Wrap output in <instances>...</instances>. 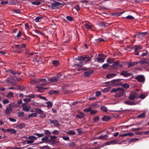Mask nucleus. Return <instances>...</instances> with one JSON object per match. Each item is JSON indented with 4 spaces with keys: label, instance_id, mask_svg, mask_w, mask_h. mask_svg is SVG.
<instances>
[{
    "label": "nucleus",
    "instance_id": "8fccbe9b",
    "mask_svg": "<svg viewBox=\"0 0 149 149\" xmlns=\"http://www.w3.org/2000/svg\"><path fill=\"white\" fill-rule=\"evenodd\" d=\"M33 135L38 136L39 138L43 137L44 135V134L43 133L39 134L38 133H34Z\"/></svg>",
    "mask_w": 149,
    "mask_h": 149
},
{
    "label": "nucleus",
    "instance_id": "5701e85b",
    "mask_svg": "<svg viewBox=\"0 0 149 149\" xmlns=\"http://www.w3.org/2000/svg\"><path fill=\"white\" fill-rule=\"evenodd\" d=\"M44 18L42 15H40L34 19V21L36 22H41L42 21V19Z\"/></svg>",
    "mask_w": 149,
    "mask_h": 149
},
{
    "label": "nucleus",
    "instance_id": "7ed1b4c3",
    "mask_svg": "<svg viewBox=\"0 0 149 149\" xmlns=\"http://www.w3.org/2000/svg\"><path fill=\"white\" fill-rule=\"evenodd\" d=\"M13 48L15 52L18 53H22V51L24 50V48L26 49V45L24 44L22 45H16L14 44L13 46Z\"/></svg>",
    "mask_w": 149,
    "mask_h": 149
},
{
    "label": "nucleus",
    "instance_id": "c9c22d12",
    "mask_svg": "<svg viewBox=\"0 0 149 149\" xmlns=\"http://www.w3.org/2000/svg\"><path fill=\"white\" fill-rule=\"evenodd\" d=\"M45 134L46 135V136H48V137H49L50 136L51 133L48 130H45Z\"/></svg>",
    "mask_w": 149,
    "mask_h": 149
},
{
    "label": "nucleus",
    "instance_id": "49530a36",
    "mask_svg": "<svg viewBox=\"0 0 149 149\" xmlns=\"http://www.w3.org/2000/svg\"><path fill=\"white\" fill-rule=\"evenodd\" d=\"M7 72L13 74L14 75H16L17 73L16 72L11 69L8 70Z\"/></svg>",
    "mask_w": 149,
    "mask_h": 149
},
{
    "label": "nucleus",
    "instance_id": "f8f14e48",
    "mask_svg": "<svg viewBox=\"0 0 149 149\" xmlns=\"http://www.w3.org/2000/svg\"><path fill=\"white\" fill-rule=\"evenodd\" d=\"M138 63V62H128L127 63L126 65H127V67L129 68L137 65Z\"/></svg>",
    "mask_w": 149,
    "mask_h": 149
},
{
    "label": "nucleus",
    "instance_id": "1a4fd4ad",
    "mask_svg": "<svg viewBox=\"0 0 149 149\" xmlns=\"http://www.w3.org/2000/svg\"><path fill=\"white\" fill-rule=\"evenodd\" d=\"M135 79L139 82H142L145 80L144 77L142 75H139L135 77Z\"/></svg>",
    "mask_w": 149,
    "mask_h": 149
},
{
    "label": "nucleus",
    "instance_id": "f03ea898",
    "mask_svg": "<svg viewBox=\"0 0 149 149\" xmlns=\"http://www.w3.org/2000/svg\"><path fill=\"white\" fill-rule=\"evenodd\" d=\"M111 92L112 93H116L115 95V97H120L123 96L125 93V90L122 88H118L112 89Z\"/></svg>",
    "mask_w": 149,
    "mask_h": 149
},
{
    "label": "nucleus",
    "instance_id": "69168bd1",
    "mask_svg": "<svg viewBox=\"0 0 149 149\" xmlns=\"http://www.w3.org/2000/svg\"><path fill=\"white\" fill-rule=\"evenodd\" d=\"M96 98V97L95 96L91 95L89 98V100H95Z\"/></svg>",
    "mask_w": 149,
    "mask_h": 149
},
{
    "label": "nucleus",
    "instance_id": "39448f33",
    "mask_svg": "<svg viewBox=\"0 0 149 149\" xmlns=\"http://www.w3.org/2000/svg\"><path fill=\"white\" fill-rule=\"evenodd\" d=\"M113 67V68L114 70H117L118 68H122L123 67V65L122 63L120 62L119 61H115L113 64L111 65Z\"/></svg>",
    "mask_w": 149,
    "mask_h": 149
},
{
    "label": "nucleus",
    "instance_id": "9d476101",
    "mask_svg": "<svg viewBox=\"0 0 149 149\" xmlns=\"http://www.w3.org/2000/svg\"><path fill=\"white\" fill-rule=\"evenodd\" d=\"M120 75H122L125 77L130 76L132 75L131 73H128L127 71H122L121 72Z\"/></svg>",
    "mask_w": 149,
    "mask_h": 149
},
{
    "label": "nucleus",
    "instance_id": "dca6fc26",
    "mask_svg": "<svg viewBox=\"0 0 149 149\" xmlns=\"http://www.w3.org/2000/svg\"><path fill=\"white\" fill-rule=\"evenodd\" d=\"M148 34V32H138V38L140 39L142 38L145 36H146Z\"/></svg>",
    "mask_w": 149,
    "mask_h": 149
},
{
    "label": "nucleus",
    "instance_id": "cd10ccee",
    "mask_svg": "<svg viewBox=\"0 0 149 149\" xmlns=\"http://www.w3.org/2000/svg\"><path fill=\"white\" fill-rule=\"evenodd\" d=\"M114 61L115 58H109L107 59V61L108 64H111L114 62Z\"/></svg>",
    "mask_w": 149,
    "mask_h": 149
},
{
    "label": "nucleus",
    "instance_id": "79ce46f5",
    "mask_svg": "<svg viewBox=\"0 0 149 149\" xmlns=\"http://www.w3.org/2000/svg\"><path fill=\"white\" fill-rule=\"evenodd\" d=\"M100 109L102 111L104 112H106L107 111V107L104 106H101L100 107Z\"/></svg>",
    "mask_w": 149,
    "mask_h": 149
},
{
    "label": "nucleus",
    "instance_id": "4be33fe9",
    "mask_svg": "<svg viewBox=\"0 0 149 149\" xmlns=\"http://www.w3.org/2000/svg\"><path fill=\"white\" fill-rule=\"evenodd\" d=\"M138 63H140L142 64H143L146 65V66H148L149 65V63L148 61H146L144 59L141 60Z\"/></svg>",
    "mask_w": 149,
    "mask_h": 149
},
{
    "label": "nucleus",
    "instance_id": "72a5a7b5",
    "mask_svg": "<svg viewBox=\"0 0 149 149\" xmlns=\"http://www.w3.org/2000/svg\"><path fill=\"white\" fill-rule=\"evenodd\" d=\"M102 119L104 121H107L110 119V118L109 116L104 115L102 117Z\"/></svg>",
    "mask_w": 149,
    "mask_h": 149
},
{
    "label": "nucleus",
    "instance_id": "864d4df0",
    "mask_svg": "<svg viewBox=\"0 0 149 149\" xmlns=\"http://www.w3.org/2000/svg\"><path fill=\"white\" fill-rule=\"evenodd\" d=\"M17 114L18 117H22L24 115V113L23 111H21L18 113Z\"/></svg>",
    "mask_w": 149,
    "mask_h": 149
},
{
    "label": "nucleus",
    "instance_id": "f704fd0d",
    "mask_svg": "<svg viewBox=\"0 0 149 149\" xmlns=\"http://www.w3.org/2000/svg\"><path fill=\"white\" fill-rule=\"evenodd\" d=\"M37 116V114L36 113H33L29 114L28 117V118H32V117H35Z\"/></svg>",
    "mask_w": 149,
    "mask_h": 149
},
{
    "label": "nucleus",
    "instance_id": "bf43d9fd",
    "mask_svg": "<svg viewBox=\"0 0 149 149\" xmlns=\"http://www.w3.org/2000/svg\"><path fill=\"white\" fill-rule=\"evenodd\" d=\"M46 104H47V107L48 108L51 107L52 106V103L50 101L47 102Z\"/></svg>",
    "mask_w": 149,
    "mask_h": 149
},
{
    "label": "nucleus",
    "instance_id": "052dcab7",
    "mask_svg": "<svg viewBox=\"0 0 149 149\" xmlns=\"http://www.w3.org/2000/svg\"><path fill=\"white\" fill-rule=\"evenodd\" d=\"M40 114V115L39 116V117L40 118H44L46 117V114L44 113V112Z\"/></svg>",
    "mask_w": 149,
    "mask_h": 149
},
{
    "label": "nucleus",
    "instance_id": "a211bd4d",
    "mask_svg": "<svg viewBox=\"0 0 149 149\" xmlns=\"http://www.w3.org/2000/svg\"><path fill=\"white\" fill-rule=\"evenodd\" d=\"M118 141H117L116 140H113L112 141H110L109 142L105 143H104V145L105 146L111 144H115L117 143V142Z\"/></svg>",
    "mask_w": 149,
    "mask_h": 149
},
{
    "label": "nucleus",
    "instance_id": "f257e3e1",
    "mask_svg": "<svg viewBox=\"0 0 149 149\" xmlns=\"http://www.w3.org/2000/svg\"><path fill=\"white\" fill-rule=\"evenodd\" d=\"M92 57H91L87 55L79 56L75 58V59L80 61L79 62L75 61L76 63L74 64L73 66L74 67H82L83 65L91 60Z\"/></svg>",
    "mask_w": 149,
    "mask_h": 149
},
{
    "label": "nucleus",
    "instance_id": "e433bc0d",
    "mask_svg": "<svg viewBox=\"0 0 149 149\" xmlns=\"http://www.w3.org/2000/svg\"><path fill=\"white\" fill-rule=\"evenodd\" d=\"M146 115V113H142L139 115L138 116V117L139 118H144Z\"/></svg>",
    "mask_w": 149,
    "mask_h": 149
},
{
    "label": "nucleus",
    "instance_id": "ddd939ff",
    "mask_svg": "<svg viewBox=\"0 0 149 149\" xmlns=\"http://www.w3.org/2000/svg\"><path fill=\"white\" fill-rule=\"evenodd\" d=\"M22 107L23 109V110L27 112L29 111L31 108L30 106H27L26 103L23 104L22 105Z\"/></svg>",
    "mask_w": 149,
    "mask_h": 149
},
{
    "label": "nucleus",
    "instance_id": "ea45409f",
    "mask_svg": "<svg viewBox=\"0 0 149 149\" xmlns=\"http://www.w3.org/2000/svg\"><path fill=\"white\" fill-rule=\"evenodd\" d=\"M41 140L44 142L47 143V141L49 140V137H48V136H45L44 137L41 139Z\"/></svg>",
    "mask_w": 149,
    "mask_h": 149
},
{
    "label": "nucleus",
    "instance_id": "5fc2aeb1",
    "mask_svg": "<svg viewBox=\"0 0 149 149\" xmlns=\"http://www.w3.org/2000/svg\"><path fill=\"white\" fill-rule=\"evenodd\" d=\"M31 3L33 5H38L40 4V2L39 1H33L31 2Z\"/></svg>",
    "mask_w": 149,
    "mask_h": 149
},
{
    "label": "nucleus",
    "instance_id": "6e6552de",
    "mask_svg": "<svg viewBox=\"0 0 149 149\" xmlns=\"http://www.w3.org/2000/svg\"><path fill=\"white\" fill-rule=\"evenodd\" d=\"M61 5V3L59 2L54 1L53 3H51V6L52 8L54 9L59 8V6Z\"/></svg>",
    "mask_w": 149,
    "mask_h": 149
},
{
    "label": "nucleus",
    "instance_id": "0eeeda50",
    "mask_svg": "<svg viewBox=\"0 0 149 149\" xmlns=\"http://www.w3.org/2000/svg\"><path fill=\"white\" fill-rule=\"evenodd\" d=\"M135 48L134 54L136 55H139V52H142V51L140 52L139 51L142 49L143 47L141 45H135L134 46Z\"/></svg>",
    "mask_w": 149,
    "mask_h": 149
},
{
    "label": "nucleus",
    "instance_id": "774afa93",
    "mask_svg": "<svg viewBox=\"0 0 149 149\" xmlns=\"http://www.w3.org/2000/svg\"><path fill=\"white\" fill-rule=\"evenodd\" d=\"M49 148L48 146H45L40 147V149H49Z\"/></svg>",
    "mask_w": 149,
    "mask_h": 149
},
{
    "label": "nucleus",
    "instance_id": "c85d7f7f",
    "mask_svg": "<svg viewBox=\"0 0 149 149\" xmlns=\"http://www.w3.org/2000/svg\"><path fill=\"white\" fill-rule=\"evenodd\" d=\"M117 74L114 73H111L108 74L106 75V77L107 79H110L112 78L113 77L117 76Z\"/></svg>",
    "mask_w": 149,
    "mask_h": 149
},
{
    "label": "nucleus",
    "instance_id": "2eb2a0df",
    "mask_svg": "<svg viewBox=\"0 0 149 149\" xmlns=\"http://www.w3.org/2000/svg\"><path fill=\"white\" fill-rule=\"evenodd\" d=\"M84 116V113L79 112L78 113V114L76 115L75 118L77 119H78V118L81 119L83 118Z\"/></svg>",
    "mask_w": 149,
    "mask_h": 149
},
{
    "label": "nucleus",
    "instance_id": "f3484780",
    "mask_svg": "<svg viewBox=\"0 0 149 149\" xmlns=\"http://www.w3.org/2000/svg\"><path fill=\"white\" fill-rule=\"evenodd\" d=\"M93 72V70H89L88 71L85 72L84 73V77H89Z\"/></svg>",
    "mask_w": 149,
    "mask_h": 149
},
{
    "label": "nucleus",
    "instance_id": "412c9836",
    "mask_svg": "<svg viewBox=\"0 0 149 149\" xmlns=\"http://www.w3.org/2000/svg\"><path fill=\"white\" fill-rule=\"evenodd\" d=\"M49 80L51 82H56L58 81V80L57 79L55 76L50 77Z\"/></svg>",
    "mask_w": 149,
    "mask_h": 149
},
{
    "label": "nucleus",
    "instance_id": "a19ab883",
    "mask_svg": "<svg viewBox=\"0 0 149 149\" xmlns=\"http://www.w3.org/2000/svg\"><path fill=\"white\" fill-rule=\"evenodd\" d=\"M28 138L30 140L33 141V140L37 139H38V138L33 136L31 135L29 136L28 137Z\"/></svg>",
    "mask_w": 149,
    "mask_h": 149
},
{
    "label": "nucleus",
    "instance_id": "de8ad7c7",
    "mask_svg": "<svg viewBox=\"0 0 149 149\" xmlns=\"http://www.w3.org/2000/svg\"><path fill=\"white\" fill-rule=\"evenodd\" d=\"M69 146L72 148H74L76 146V144L74 142H71L68 144Z\"/></svg>",
    "mask_w": 149,
    "mask_h": 149
},
{
    "label": "nucleus",
    "instance_id": "393cba45",
    "mask_svg": "<svg viewBox=\"0 0 149 149\" xmlns=\"http://www.w3.org/2000/svg\"><path fill=\"white\" fill-rule=\"evenodd\" d=\"M48 93L51 95L57 94L59 93V91L58 90H51L49 91Z\"/></svg>",
    "mask_w": 149,
    "mask_h": 149
},
{
    "label": "nucleus",
    "instance_id": "e2e57ef3",
    "mask_svg": "<svg viewBox=\"0 0 149 149\" xmlns=\"http://www.w3.org/2000/svg\"><path fill=\"white\" fill-rule=\"evenodd\" d=\"M109 66V64L108 63H106L104 64L102 66V67L103 69H106Z\"/></svg>",
    "mask_w": 149,
    "mask_h": 149
},
{
    "label": "nucleus",
    "instance_id": "0e129e2a",
    "mask_svg": "<svg viewBox=\"0 0 149 149\" xmlns=\"http://www.w3.org/2000/svg\"><path fill=\"white\" fill-rule=\"evenodd\" d=\"M123 86L124 88L127 89L130 87V86L127 84H123Z\"/></svg>",
    "mask_w": 149,
    "mask_h": 149
},
{
    "label": "nucleus",
    "instance_id": "bb28decb",
    "mask_svg": "<svg viewBox=\"0 0 149 149\" xmlns=\"http://www.w3.org/2000/svg\"><path fill=\"white\" fill-rule=\"evenodd\" d=\"M1 4H8L12 5H14L15 4L13 2L10 1L8 3V1H2L1 2Z\"/></svg>",
    "mask_w": 149,
    "mask_h": 149
},
{
    "label": "nucleus",
    "instance_id": "3c124183",
    "mask_svg": "<svg viewBox=\"0 0 149 149\" xmlns=\"http://www.w3.org/2000/svg\"><path fill=\"white\" fill-rule=\"evenodd\" d=\"M95 40L96 42H102L104 41V39L101 38H99L98 39H96Z\"/></svg>",
    "mask_w": 149,
    "mask_h": 149
},
{
    "label": "nucleus",
    "instance_id": "37998d69",
    "mask_svg": "<svg viewBox=\"0 0 149 149\" xmlns=\"http://www.w3.org/2000/svg\"><path fill=\"white\" fill-rule=\"evenodd\" d=\"M67 133L68 134L71 135H74L76 134L75 132L72 130H69V131H68L67 132Z\"/></svg>",
    "mask_w": 149,
    "mask_h": 149
},
{
    "label": "nucleus",
    "instance_id": "58836bf2",
    "mask_svg": "<svg viewBox=\"0 0 149 149\" xmlns=\"http://www.w3.org/2000/svg\"><path fill=\"white\" fill-rule=\"evenodd\" d=\"M84 26L86 29H91L92 28V26L89 25L87 23L85 24Z\"/></svg>",
    "mask_w": 149,
    "mask_h": 149
},
{
    "label": "nucleus",
    "instance_id": "4c0bfd02",
    "mask_svg": "<svg viewBox=\"0 0 149 149\" xmlns=\"http://www.w3.org/2000/svg\"><path fill=\"white\" fill-rule=\"evenodd\" d=\"M35 110L36 111L38 114H41L43 111L42 110H41L39 108H36L35 109Z\"/></svg>",
    "mask_w": 149,
    "mask_h": 149
},
{
    "label": "nucleus",
    "instance_id": "20e7f679",
    "mask_svg": "<svg viewBox=\"0 0 149 149\" xmlns=\"http://www.w3.org/2000/svg\"><path fill=\"white\" fill-rule=\"evenodd\" d=\"M121 80H123V79H113L111 81L106 82L104 83L106 84H109V86H120L121 84Z\"/></svg>",
    "mask_w": 149,
    "mask_h": 149
},
{
    "label": "nucleus",
    "instance_id": "473e14b6",
    "mask_svg": "<svg viewBox=\"0 0 149 149\" xmlns=\"http://www.w3.org/2000/svg\"><path fill=\"white\" fill-rule=\"evenodd\" d=\"M8 106L10 107L11 108H17L18 106L16 104L14 103H10Z\"/></svg>",
    "mask_w": 149,
    "mask_h": 149
},
{
    "label": "nucleus",
    "instance_id": "a878e982",
    "mask_svg": "<svg viewBox=\"0 0 149 149\" xmlns=\"http://www.w3.org/2000/svg\"><path fill=\"white\" fill-rule=\"evenodd\" d=\"M108 137V134H105L104 135H103V134H102L100 136H98L97 138L98 139H106L107 140V138Z\"/></svg>",
    "mask_w": 149,
    "mask_h": 149
},
{
    "label": "nucleus",
    "instance_id": "7c9ffc66",
    "mask_svg": "<svg viewBox=\"0 0 149 149\" xmlns=\"http://www.w3.org/2000/svg\"><path fill=\"white\" fill-rule=\"evenodd\" d=\"M37 88H38V91L42 93L44 92L45 89L44 88L40 86V85H38V86Z\"/></svg>",
    "mask_w": 149,
    "mask_h": 149
},
{
    "label": "nucleus",
    "instance_id": "4d7b16f0",
    "mask_svg": "<svg viewBox=\"0 0 149 149\" xmlns=\"http://www.w3.org/2000/svg\"><path fill=\"white\" fill-rule=\"evenodd\" d=\"M18 88L21 91L24 90L26 89V87L23 86H19Z\"/></svg>",
    "mask_w": 149,
    "mask_h": 149
},
{
    "label": "nucleus",
    "instance_id": "603ef678",
    "mask_svg": "<svg viewBox=\"0 0 149 149\" xmlns=\"http://www.w3.org/2000/svg\"><path fill=\"white\" fill-rule=\"evenodd\" d=\"M38 82H45L47 81V79L45 78H41L38 79Z\"/></svg>",
    "mask_w": 149,
    "mask_h": 149
},
{
    "label": "nucleus",
    "instance_id": "6ab92c4d",
    "mask_svg": "<svg viewBox=\"0 0 149 149\" xmlns=\"http://www.w3.org/2000/svg\"><path fill=\"white\" fill-rule=\"evenodd\" d=\"M26 125L24 123H20L16 125V127L17 129H21L25 127Z\"/></svg>",
    "mask_w": 149,
    "mask_h": 149
},
{
    "label": "nucleus",
    "instance_id": "4468645a",
    "mask_svg": "<svg viewBox=\"0 0 149 149\" xmlns=\"http://www.w3.org/2000/svg\"><path fill=\"white\" fill-rule=\"evenodd\" d=\"M13 110L12 108H10L9 106L7 107L5 110V113L6 115H9L10 114Z\"/></svg>",
    "mask_w": 149,
    "mask_h": 149
},
{
    "label": "nucleus",
    "instance_id": "c756f323",
    "mask_svg": "<svg viewBox=\"0 0 149 149\" xmlns=\"http://www.w3.org/2000/svg\"><path fill=\"white\" fill-rule=\"evenodd\" d=\"M124 103L128 105H134L136 104L134 102H131L129 100H127L124 102Z\"/></svg>",
    "mask_w": 149,
    "mask_h": 149
},
{
    "label": "nucleus",
    "instance_id": "2f4dec72",
    "mask_svg": "<svg viewBox=\"0 0 149 149\" xmlns=\"http://www.w3.org/2000/svg\"><path fill=\"white\" fill-rule=\"evenodd\" d=\"M38 79H35L31 80L30 83L31 84H35L37 83H38Z\"/></svg>",
    "mask_w": 149,
    "mask_h": 149
},
{
    "label": "nucleus",
    "instance_id": "680f3d73",
    "mask_svg": "<svg viewBox=\"0 0 149 149\" xmlns=\"http://www.w3.org/2000/svg\"><path fill=\"white\" fill-rule=\"evenodd\" d=\"M139 139L134 138L130 140V143H132L133 142H135L139 140Z\"/></svg>",
    "mask_w": 149,
    "mask_h": 149
},
{
    "label": "nucleus",
    "instance_id": "338daca9",
    "mask_svg": "<svg viewBox=\"0 0 149 149\" xmlns=\"http://www.w3.org/2000/svg\"><path fill=\"white\" fill-rule=\"evenodd\" d=\"M66 19L70 21H71L73 20V18L72 17L69 16H67Z\"/></svg>",
    "mask_w": 149,
    "mask_h": 149
},
{
    "label": "nucleus",
    "instance_id": "423d86ee",
    "mask_svg": "<svg viewBox=\"0 0 149 149\" xmlns=\"http://www.w3.org/2000/svg\"><path fill=\"white\" fill-rule=\"evenodd\" d=\"M139 97L138 93L136 92H132L130 93L129 97V99L130 100H133L136 98Z\"/></svg>",
    "mask_w": 149,
    "mask_h": 149
},
{
    "label": "nucleus",
    "instance_id": "b1692460",
    "mask_svg": "<svg viewBox=\"0 0 149 149\" xmlns=\"http://www.w3.org/2000/svg\"><path fill=\"white\" fill-rule=\"evenodd\" d=\"M106 57H98L96 58L97 61L99 63H102L104 62Z\"/></svg>",
    "mask_w": 149,
    "mask_h": 149
},
{
    "label": "nucleus",
    "instance_id": "13d9d810",
    "mask_svg": "<svg viewBox=\"0 0 149 149\" xmlns=\"http://www.w3.org/2000/svg\"><path fill=\"white\" fill-rule=\"evenodd\" d=\"M91 107H89L88 108L84 109L83 111L84 112L88 113L90 111H91Z\"/></svg>",
    "mask_w": 149,
    "mask_h": 149
},
{
    "label": "nucleus",
    "instance_id": "a18cd8bd",
    "mask_svg": "<svg viewBox=\"0 0 149 149\" xmlns=\"http://www.w3.org/2000/svg\"><path fill=\"white\" fill-rule=\"evenodd\" d=\"M125 18L131 20H133L135 19L134 17L131 15H129L126 17Z\"/></svg>",
    "mask_w": 149,
    "mask_h": 149
},
{
    "label": "nucleus",
    "instance_id": "09e8293b",
    "mask_svg": "<svg viewBox=\"0 0 149 149\" xmlns=\"http://www.w3.org/2000/svg\"><path fill=\"white\" fill-rule=\"evenodd\" d=\"M13 78L11 77H9L6 80L9 83H13Z\"/></svg>",
    "mask_w": 149,
    "mask_h": 149
},
{
    "label": "nucleus",
    "instance_id": "aec40b11",
    "mask_svg": "<svg viewBox=\"0 0 149 149\" xmlns=\"http://www.w3.org/2000/svg\"><path fill=\"white\" fill-rule=\"evenodd\" d=\"M6 132H10L11 135H12L13 134H15L17 132L15 130L12 128L7 129Z\"/></svg>",
    "mask_w": 149,
    "mask_h": 149
},
{
    "label": "nucleus",
    "instance_id": "6e6d98bb",
    "mask_svg": "<svg viewBox=\"0 0 149 149\" xmlns=\"http://www.w3.org/2000/svg\"><path fill=\"white\" fill-rule=\"evenodd\" d=\"M56 138L57 137L55 136H53L50 137V139L52 141V144H53L54 142V141L53 140H55Z\"/></svg>",
    "mask_w": 149,
    "mask_h": 149
},
{
    "label": "nucleus",
    "instance_id": "9b49d317",
    "mask_svg": "<svg viewBox=\"0 0 149 149\" xmlns=\"http://www.w3.org/2000/svg\"><path fill=\"white\" fill-rule=\"evenodd\" d=\"M49 120L51 123L53 124L56 127L60 126V124L57 120H51L50 119H49Z\"/></svg>",
    "mask_w": 149,
    "mask_h": 149
},
{
    "label": "nucleus",
    "instance_id": "c03bdc74",
    "mask_svg": "<svg viewBox=\"0 0 149 149\" xmlns=\"http://www.w3.org/2000/svg\"><path fill=\"white\" fill-rule=\"evenodd\" d=\"M52 63L55 66H57L59 65V62L58 60H54Z\"/></svg>",
    "mask_w": 149,
    "mask_h": 149
}]
</instances>
